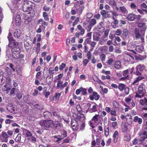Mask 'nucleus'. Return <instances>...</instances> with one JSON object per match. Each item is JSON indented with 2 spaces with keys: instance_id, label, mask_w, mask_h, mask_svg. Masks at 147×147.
Masks as SVG:
<instances>
[{
  "instance_id": "1",
  "label": "nucleus",
  "mask_w": 147,
  "mask_h": 147,
  "mask_svg": "<svg viewBox=\"0 0 147 147\" xmlns=\"http://www.w3.org/2000/svg\"><path fill=\"white\" fill-rule=\"evenodd\" d=\"M144 32L137 28L135 29L134 31V35L136 39L140 38L141 41L143 42H144Z\"/></svg>"
},
{
  "instance_id": "2",
  "label": "nucleus",
  "mask_w": 147,
  "mask_h": 147,
  "mask_svg": "<svg viewBox=\"0 0 147 147\" xmlns=\"http://www.w3.org/2000/svg\"><path fill=\"white\" fill-rule=\"evenodd\" d=\"M40 124L42 127L46 129L52 127L53 121L52 120H42L40 122Z\"/></svg>"
},
{
  "instance_id": "3",
  "label": "nucleus",
  "mask_w": 147,
  "mask_h": 147,
  "mask_svg": "<svg viewBox=\"0 0 147 147\" xmlns=\"http://www.w3.org/2000/svg\"><path fill=\"white\" fill-rule=\"evenodd\" d=\"M144 93L142 86L140 85L138 87V92L136 93L135 97L141 98L144 96Z\"/></svg>"
},
{
  "instance_id": "4",
  "label": "nucleus",
  "mask_w": 147,
  "mask_h": 147,
  "mask_svg": "<svg viewBox=\"0 0 147 147\" xmlns=\"http://www.w3.org/2000/svg\"><path fill=\"white\" fill-rule=\"evenodd\" d=\"M71 125L72 129L74 131H76L79 128V125L77 121L74 119H72L71 121Z\"/></svg>"
},
{
  "instance_id": "5",
  "label": "nucleus",
  "mask_w": 147,
  "mask_h": 147,
  "mask_svg": "<svg viewBox=\"0 0 147 147\" xmlns=\"http://www.w3.org/2000/svg\"><path fill=\"white\" fill-rule=\"evenodd\" d=\"M22 31L19 29L16 30L13 33V36L16 38L20 39L22 38Z\"/></svg>"
},
{
  "instance_id": "6",
  "label": "nucleus",
  "mask_w": 147,
  "mask_h": 147,
  "mask_svg": "<svg viewBox=\"0 0 147 147\" xmlns=\"http://www.w3.org/2000/svg\"><path fill=\"white\" fill-rule=\"evenodd\" d=\"M100 97V96L96 92H93L92 94L89 96L90 99L92 101L94 99L96 100H97L99 99Z\"/></svg>"
},
{
  "instance_id": "7",
  "label": "nucleus",
  "mask_w": 147,
  "mask_h": 147,
  "mask_svg": "<svg viewBox=\"0 0 147 147\" xmlns=\"http://www.w3.org/2000/svg\"><path fill=\"white\" fill-rule=\"evenodd\" d=\"M123 59L125 62H128L133 60L134 58L130 54L127 53L125 54Z\"/></svg>"
},
{
  "instance_id": "8",
  "label": "nucleus",
  "mask_w": 147,
  "mask_h": 147,
  "mask_svg": "<svg viewBox=\"0 0 147 147\" xmlns=\"http://www.w3.org/2000/svg\"><path fill=\"white\" fill-rule=\"evenodd\" d=\"M31 38L29 36H26L24 40V43L25 48H26L30 45L31 43Z\"/></svg>"
},
{
  "instance_id": "9",
  "label": "nucleus",
  "mask_w": 147,
  "mask_h": 147,
  "mask_svg": "<svg viewBox=\"0 0 147 147\" xmlns=\"http://www.w3.org/2000/svg\"><path fill=\"white\" fill-rule=\"evenodd\" d=\"M138 29L144 32L147 28V26H146L145 23L143 22L138 23Z\"/></svg>"
},
{
  "instance_id": "10",
  "label": "nucleus",
  "mask_w": 147,
  "mask_h": 147,
  "mask_svg": "<svg viewBox=\"0 0 147 147\" xmlns=\"http://www.w3.org/2000/svg\"><path fill=\"white\" fill-rule=\"evenodd\" d=\"M112 18L113 20V21L111 23V26L113 28H115L118 27L117 25L119 23L118 20L116 19L113 16H112Z\"/></svg>"
},
{
  "instance_id": "11",
  "label": "nucleus",
  "mask_w": 147,
  "mask_h": 147,
  "mask_svg": "<svg viewBox=\"0 0 147 147\" xmlns=\"http://www.w3.org/2000/svg\"><path fill=\"white\" fill-rule=\"evenodd\" d=\"M20 51V49L19 47H13L12 50L13 56L19 54Z\"/></svg>"
},
{
  "instance_id": "12",
  "label": "nucleus",
  "mask_w": 147,
  "mask_h": 147,
  "mask_svg": "<svg viewBox=\"0 0 147 147\" xmlns=\"http://www.w3.org/2000/svg\"><path fill=\"white\" fill-rule=\"evenodd\" d=\"M117 76L119 77V80L120 81L124 80L129 78L127 74H117Z\"/></svg>"
},
{
  "instance_id": "13",
  "label": "nucleus",
  "mask_w": 147,
  "mask_h": 147,
  "mask_svg": "<svg viewBox=\"0 0 147 147\" xmlns=\"http://www.w3.org/2000/svg\"><path fill=\"white\" fill-rule=\"evenodd\" d=\"M21 0H14V1H12V3L15 5V8L16 10V9L18 8L20 6V5H22L21 3H20Z\"/></svg>"
},
{
  "instance_id": "14",
  "label": "nucleus",
  "mask_w": 147,
  "mask_h": 147,
  "mask_svg": "<svg viewBox=\"0 0 147 147\" xmlns=\"http://www.w3.org/2000/svg\"><path fill=\"white\" fill-rule=\"evenodd\" d=\"M32 9L31 6H26L25 5H23V10L25 12H28L27 13L30 12V11Z\"/></svg>"
},
{
  "instance_id": "15",
  "label": "nucleus",
  "mask_w": 147,
  "mask_h": 147,
  "mask_svg": "<svg viewBox=\"0 0 147 147\" xmlns=\"http://www.w3.org/2000/svg\"><path fill=\"white\" fill-rule=\"evenodd\" d=\"M11 88V86L8 84H6V85H4L2 89V90L3 91H6L7 93H8Z\"/></svg>"
},
{
  "instance_id": "16",
  "label": "nucleus",
  "mask_w": 147,
  "mask_h": 147,
  "mask_svg": "<svg viewBox=\"0 0 147 147\" xmlns=\"http://www.w3.org/2000/svg\"><path fill=\"white\" fill-rule=\"evenodd\" d=\"M136 74H141L140 71H142L144 69V67L143 65L140 64L136 66Z\"/></svg>"
},
{
  "instance_id": "17",
  "label": "nucleus",
  "mask_w": 147,
  "mask_h": 147,
  "mask_svg": "<svg viewBox=\"0 0 147 147\" xmlns=\"http://www.w3.org/2000/svg\"><path fill=\"white\" fill-rule=\"evenodd\" d=\"M43 115L45 118L47 119L50 118L52 116L51 113L48 111H46L44 112Z\"/></svg>"
},
{
  "instance_id": "18",
  "label": "nucleus",
  "mask_w": 147,
  "mask_h": 147,
  "mask_svg": "<svg viewBox=\"0 0 147 147\" xmlns=\"http://www.w3.org/2000/svg\"><path fill=\"white\" fill-rule=\"evenodd\" d=\"M140 104L143 106L147 105V98L146 97L144 98V99H141L140 100Z\"/></svg>"
},
{
  "instance_id": "19",
  "label": "nucleus",
  "mask_w": 147,
  "mask_h": 147,
  "mask_svg": "<svg viewBox=\"0 0 147 147\" xmlns=\"http://www.w3.org/2000/svg\"><path fill=\"white\" fill-rule=\"evenodd\" d=\"M53 125L55 129H59L61 128V124L59 121L55 122L54 123L53 122Z\"/></svg>"
},
{
  "instance_id": "20",
  "label": "nucleus",
  "mask_w": 147,
  "mask_h": 147,
  "mask_svg": "<svg viewBox=\"0 0 147 147\" xmlns=\"http://www.w3.org/2000/svg\"><path fill=\"white\" fill-rule=\"evenodd\" d=\"M77 117L80 121H84L85 118L84 115L82 114V113H78L77 114Z\"/></svg>"
},
{
  "instance_id": "21",
  "label": "nucleus",
  "mask_w": 147,
  "mask_h": 147,
  "mask_svg": "<svg viewBox=\"0 0 147 147\" xmlns=\"http://www.w3.org/2000/svg\"><path fill=\"white\" fill-rule=\"evenodd\" d=\"M121 129L122 131L123 132H126L127 131L128 128L125 122H122L121 123Z\"/></svg>"
},
{
  "instance_id": "22",
  "label": "nucleus",
  "mask_w": 147,
  "mask_h": 147,
  "mask_svg": "<svg viewBox=\"0 0 147 147\" xmlns=\"http://www.w3.org/2000/svg\"><path fill=\"white\" fill-rule=\"evenodd\" d=\"M59 137H60V135H59L53 136L52 138L53 139L54 142L59 143V142L61 140Z\"/></svg>"
},
{
  "instance_id": "23",
  "label": "nucleus",
  "mask_w": 147,
  "mask_h": 147,
  "mask_svg": "<svg viewBox=\"0 0 147 147\" xmlns=\"http://www.w3.org/2000/svg\"><path fill=\"white\" fill-rule=\"evenodd\" d=\"M135 18V15L134 14H130L126 18L129 21L133 20Z\"/></svg>"
},
{
  "instance_id": "24",
  "label": "nucleus",
  "mask_w": 147,
  "mask_h": 147,
  "mask_svg": "<svg viewBox=\"0 0 147 147\" xmlns=\"http://www.w3.org/2000/svg\"><path fill=\"white\" fill-rule=\"evenodd\" d=\"M107 39L102 36L101 39L99 40L98 43L101 45H103L107 40Z\"/></svg>"
},
{
  "instance_id": "25",
  "label": "nucleus",
  "mask_w": 147,
  "mask_h": 147,
  "mask_svg": "<svg viewBox=\"0 0 147 147\" xmlns=\"http://www.w3.org/2000/svg\"><path fill=\"white\" fill-rule=\"evenodd\" d=\"M119 12H121L123 14L127 13V11L124 6H122L119 7Z\"/></svg>"
},
{
  "instance_id": "26",
  "label": "nucleus",
  "mask_w": 147,
  "mask_h": 147,
  "mask_svg": "<svg viewBox=\"0 0 147 147\" xmlns=\"http://www.w3.org/2000/svg\"><path fill=\"white\" fill-rule=\"evenodd\" d=\"M60 137H59L61 139V140L66 137L67 136V133L66 131L65 130H63L62 133L61 135H60Z\"/></svg>"
},
{
  "instance_id": "27",
  "label": "nucleus",
  "mask_w": 147,
  "mask_h": 147,
  "mask_svg": "<svg viewBox=\"0 0 147 147\" xmlns=\"http://www.w3.org/2000/svg\"><path fill=\"white\" fill-rule=\"evenodd\" d=\"M125 87V85L122 83H119V84L118 88L120 91H122L123 90Z\"/></svg>"
},
{
  "instance_id": "28",
  "label": "nucleus",
  "mask_w": 147,
  "mask_h": 147,
  "mask_svg": "<svg viewBox=\"0 0 147 147\" xmlns=\"http://www.w3.org/2000/svg\"><path fill=\"white\" fill-rule=\"evenodd\" d=\"M108 1L109 4L113 7L117 6V3L114 0H108Z\"/></svg>"
},
{
  "instance_id": "29",
  "label": "nucleus",
  "mask_w": 147,
  "mask_h": 147,
  "mask_svg": "<svg viewBox=\"0 0 147 147\" xmlns=\"http://www.w3.org/2000/svg\"><path fill=\"white\" fill-rule=\"evenodd\" d=\"M77 28L79 30L81 31L80 33L81 34V35H83L85 33V30L80 25L78 26Z\"/></svg>"
},
{
  "instance_id": "30",
  "label": "nucleus",
  "mask_w": 147,
  "mask_h": 147,
  "mask_svg": "<svg viewBox=\"0 0 147 147\" xmlns=\"http://www.w3.org/2000/svg\"><path fill=\"white\" fill-rule=\"evenodd\" d=\"M136 51L138 52H142L143 51V48L142 46L138 45L136 48Z\"/></svg>"
},
{
  "instance_id": "31",
  "label": "nucleus",
  "mask_w": 147,
  "mask_h": 147,
  "mask_svg": "<svg viewBox=\"0 0 147 147\" xmlns=\"http://www.w3.org/2000/svg\"><path fill=\"white\" fill-rule=\"evenodd\" d=\"M19 90L15 88H13L11 90L10 92V94L11 95H14L15 93H16Z\"/></svg>"
},
{
  "instance_id": "32",
  "label": "nucleus",
  "mask_w": 147,
  "mask_h": 147,
  "mask_svg": "<svg viewBox=\"0 0 147 147\" xmlns=\"http://www.w3.org/2000/svg\"><path fill=\"white\" fill-rule=\"evenodd\" d=\"M121 66V62L119 61H117L115 62L114 67L115 68L119 69L120 67Z\"/></svg>"
},
{
  "instance_id": "33",
  "label": "nucleus",
  "mask_w": 147,
  "mask_h": 147,
  "mask_svg": "<svg viewBox=\"0 0 147 147\" xmlns=\"http://www.w3.org/2000/svg\"><path fill=\"white\" fill-rule=\"evenodd\" d=\"M144 78V77L139 76L137 77V79L135 80L132 83L133 85H134L138 83L140 80H142Z\"/></svg>"
},
{
  "instance_id": "34",
  "label": "nucleus",
  "mask_w": 147,
  "mask_h": 147,
  "mask_svg": "<svg viewBox=\"0 0 147 147\" xmlns=\"http://www.w3.org/2000/svg\"><path fill=\"white\" fill-rule=\"evenodd\" d=\"M146 56H145L139 55L136 57V59L138 60L141 61L146 58Z\"/></svg>"
},
{
  "instance_id": "35",
  "label": "nucleus",
  "mask_w": 147,
  "mask_h": 147,
  "mask_svg": "<svg viewBox=\"0 0 147 147\" xmlns=\"http://www.w3.org/2000/svg\"><path fill=\"white\" fill-rule=\"evenodd\" d=\"M128 34V31L127 29L125 28L123 30L122 36L124 37H127Z\"/></svg>"
},
{
  "instance_id": "36",
  "label": "nucleus",
  "mask_w": 147,
  "mask_h": 147,
  "mask_svg": "<svg viewBox=\"0 0 147 147\" xmlns=\"http://www.w3.org/2000/svg\"><path fill=\"white\" fill-rule=\"evenodd\" d=\"M8 38L9 40V43L11 44V43L14 40L12 37L11 34V33H9L8 36Z\"/></svg>"
},
{
  "instance_id": "37",
  "label": "nucleus",
  "mask_w": 147,
  "mask_h": 147,
  "mask_svg": "<svg viewBox=\"0 0 147 147\" xmlns=\"http://www.w3.org/2000/svg\"><path fill=\"white\" fill-rule=\"evenodd\" d=\"M43 16L44 20L46 21H48L49 20V16L47 13L46 12H44L43 13Z\"/></svg>"
},
{
  "instance_id": "38",
  "label": "nucleus",
  "mask_w": 147,
  "mask_h": 147,
  "mask_svg": "<svg viewBox=\"0 0 147 147\" xmlns=\"http://www.w3.org/2000/svg\"><path fill=\"white\" fill-rule=\"evenodd\" d=\"M123 139L125 141H129L131 139L130 135L129 134L125 135Z\"/></svg>"
},
{
  "instance_id": "39",
  "label": "nucleus",
  "mask_w": 147,
  "mask_h": 147,
  "mask_svg": "<svg viewBox=\"0 0 147 147\" xmlns=\"http://www.w3.org/2000/svg\"><path fill=\"white\" fill-rule=\"evenodd\" d=\"M96 23V20L94 19H91L89 22V24L93 26L95 25Z\"/></svg>"
},
{
  "instance_id": "40",
  "label": "nucleus",
  "mask_w": 147,
  "mask_h": 147,
  "mask_svg": "<svg viewBox=\"0 0 147 147\" xmlns=\"http://www.w3.org/2000/svg\"><path fill=\"white\" fill-rule=\"evenodd\" d=\"M16 95L17 98L19 99H20L22 98V94L21 92H20L19 91V90L18 92L16 93Z\"/></svg>"
},
{
  "instance_id": "41",
  "label": "nucleus",
  "mask_w": 147,
  "mask_h": 147,
  "mask_svg": "<svg viewBox=\"0 0 147 147\" xmlns=\"http://www.w3.org/2000/svg\"><path fill=\"white\" fill-rule=\"evenodd\" d=\"M52 113L53 116H55V117L59 118H61V117L59 114L58 112H57L55 111H53Z\"/></svg>"
},
{
  "instance_id": "42",
  "label": "nucleus",
  "mask_w": 147,
  "mask_h": 147,
  "mask_svg": "<svg viewBox=\"0 0 147 147\" xmlns=\"http://www.w3.org/2000/svg\"><path fill=\"white\" fill-rule=\"evenodd\" d=\"M25 132L26 133V136L27 137H31L32 134L31 132L28 130L25 129Z\"/></svg>"
},
{
  "instance_id": "43",
  "label": "nucleus",
  "mask_w": 147,
  "mask_h": 147,
  "mask_svg": "<svg viewBox=\"0 0 147 147\" xmlns=\"http://www.w3.org/2000/svg\"><path fill=\"white\" fill-rule=\"evenodd\" d=\"M122 33V31L121 29H118L115 31V34L118 36H120Z\"/></svg>"
},
{
  "instance_id": "44",
  "label": "nucleus",
  "mask_w": 147,
  "mask_h": 147,
  "mask_svg": "<svg viewBox=\"0 0 147 147\" xmlns=\"http://www.w3.org/2000/svg\"><path fill=\"white\" fill-rule=\"evenodd\" d=\"M16 18V23H19L21 21L20 16L19 15H17Z\"/></svg>"
},
{
  "instance_id": "45",
  "label": "nucleus",
  "mask_w": 147,
  "mask_h": 147,
  "mask_svg": "<svg viewBox=\"0 0 147 147\" xmlns=\"http://www.w3.org/2000/svg\"><path fill=\"white\" fill-rule=\"evenodd\" d=\"M13 57L14 58H23L24 57V56L23 54H18L16 55H13Z\"/></svg>"
},
{
  "instance_id": "46",
  "label": "nucleus",
  "mask_w": 147,
  "mask_h": 147,
  "mask_svg": "<svg viewBox=\"0 0 147 147\" xmlns=\"http://www.w3.org/2000/svg\"><path fill=\"white\" fill-rule=\"evenodd\" d=\"M138 134L140 136L146 135V138H147V131H145L143 132H140L138 133Z\"/></svg>"
},
{
  "instance_id": "47",
  "label": "nucleus",
  "mask_w": 147,
  "mask_h": 147,
  "mask_svg": "<svg viewBox=\"0 0 147 147\" xmlns=\"http://www.w3.org/2000/svg\"><path fill=\"white\" fill-rule=\"evenodd\" d=\"M32 3L29 1H28L24 3L23 5H25L26 6H31L32 5Z\"/></svg>"
},
{
  "instance_id": "48",
  "label": "nucleus",
  "mask_w": 147,
  "mask_h": 147,
  "mask_svg": "<svg viewBox=\"0 0 147 147\" xmlns=\"http://www.w3.org/2000/svg\"><path fill=\"white\" fill-rule=\"evenodd\" d=\"M93 40H94L98 41H99V40L100 39V37L98 36L95 35H93Z\"/></svg>"
},
{
  "instance_id": "49",
  "label": "nucleus",
  "mask_w": 147,
  "mask_h": 147,
  "mask_svg": "<svg viewBox=\"0 0 147 147\" xmlns=\"http://www.w3.org/2000/svg\"><path fill=\"white\" fill-rule=\"evenodd\" d=\"M98 115L96 114L92 118V120L94 122H96L98 121Z\"/></svg>"
},
{
  "instance_id": "50",
  "label": "nucleus",
  "mask_w": 147,
  "mask_h": 147,
  "mask_svg": "<svg viewBox=\"0 0 147 147\" xmlns=\"http://www.w3.org/2000/svg\"><path fill=\"white\" fill-rule=\"evenodd\" d=\"M81 92H82V94L83 95L86 94L87 92L86 89L83 88L82 87H81Z\"/></svg>"
},
{
  "instance_id": "51",
  "label": "nucleus",
  "mask_w": 147,
  "mask_h": 147,
  "mask_svg": "<svg viewBox=\"0 0 147 147\" xmlns=\"http://www.w3.org/2000/svg\"><path fill=\"white\" fill-rule=\"evenodd\" d=\"M100 58H101V59L102 61V62H103L105 61L106 55L104 54H102L100 56Z\"/></svg>"
},
{
  "instance_id": "52",
  "label": "nucleus",
  "mask_w": 147,
  "mask_h": 147,
  "mask_svg": "<svg viewBox=\"0 0 147 147\" xmlns=\"http://www.w3.org/2000/svg\"><path fill=\"white\" fill-rule=\"evenodd\" d=\"M130 7L132 9H136L137 7L136 5L133 3H132L131 4Z\"/></svg>"
},
{
  "instance_id": "53",
  "label": "nucleus",
  "mask_w": 147,
  "mask_h": 147,
  "mask_svg": "<svg viewBox=\"0 0 147 147\" xmlns=\"http://www.w3.org/2000/svg\"><path fill=\"white\" fill-rule=\"evenodd\" d=\"M108 12H110L111 13L112 15H113V16H118V14L117 13V12L115 11H114L111 10H110L109 11H108Z\"/></svg>"
},
{
  "instance_id": "54",
  "label": "nucleus",
  "mask_w": 147,
  "mask_h": 147,
  "mask_svg": "<svg viewBox=\"0 0 147 147\" xmlns=\"http://www.w3.org/2000/svg\"><path fill=\"white\" fill-rule=\"evenodd\" d=\"M76 109L77 111L78 112V113H82V110L80 105H77V106Z\"/></svg>"
},
{
  "instance_id": "55",
  "label": "nucleus",
  "mask_w": 147,
  "mask_h": 147,
  "mask_svg": "<svg viewBox=\"0 0 147 147\" xmlns=\"http://www.w3.org/2000/svg\"><path fill=\"white\" fill-rule=\"evenodd\" d=\"M63 84V82L61 81H59L57 83V88H59V87H61L62 84Z\"/></svg>"
},
{
  "instance_id": "56",
  "label": "nucleus",
  "mask_w": 147,
  "mask_h": 147,
  "mask_svg": "<svg viewBox=\"0 0 147 147\" xmlns=\"http://www.w3.org/2000/svg\"><path fill=\"white\" fill-rule=\"evenodd\" d=\"M2 136L5 138H8V136L7 134L5 131H3L2 133Z\"/></svg>"
},
{
  "instance_id": "57",
  "label": "nucleus",
  "mask_w": 147,
  "mask_h": 147,
  "mask_svg": "<svg viewBox=\"0 0 147 147\" xmlns=\"http://www.w3.org/2000/svg\"><path fill=\"white\" fill-rule=\"evenodd\" d=\"M96 106H97V105H94L92 108L91 109L92 112H95L97 111V110L96 109Z\"/></svg>"
},
{
  "instance_id": "58",
  "label": "nucleus",
  "mask_w": 147,
  "mask_h": 147,
  "mask_svg": "<svg viewBox=\"0 0 147 147\" xmlns=\"http://www.w3.org/2000/svg\"><path fill=\"white\" fill-rule=\"evenodd\" d=\"M114 60L113 59H109L107 61V63L109 65L113 63Z\"/></svg>"
},
{
  "instance_id": "59",
  "label": "nucleus",
  "mask_w": 147,
  "mask_h": 147,
  "mask_svg": "<svg viewBox=\"0 0 147 147\" xmlns=\"http://www.w3.org/2000/svg\"><path fill=\"white\" fill-rule=\"evenodd\" d=\"M125 92L126 94H128L129 93V89L128 87H125Z\"/></svg>"
},
{
  "instance_id": "60",
  "label": "nucleus",
  "mask_w": 147,
  "mask_h": 147,
  "mask_svg": "<svg viewBox=\"0 0 147 147\" xmlns=\"http://www.w3.org/2000/svg\"><path fill=\"white\" fill-rule=\"evenodd\" d=\"M70 139L69 138L67 137L65 139L63 140V143H68L69 142Z\"/></svg>"
},
{
  "instance_id": "61",
  "label": "nucleus",
  "mask_w": 147,
  "mask_h": 147,
  "mask_svg": "<svg viewBox=\"0 0 147 147\" xmlns=\"http://www.w3.org/2000/svg\"><path fill=\"white\" fill-rule=\"evenodd\" d=\"M101 14L104 17H105L106 15V12L105 10H102L100 11Z\"/></svg>"
},
{
  "instance_id": "62",
  "label": "nucleus",
  "mask_w": 147,
  "mask_h": 147,
  "mask_svg": "<svg viewBox=\"0 0 147 147\" xmlns=\"http://www.w3.org/2000/svg\"><path fill=\"white\" fill-rule=\"evenodd\" d=\"M66 64L64 63H62L61 65L59 66V69L60 70H62L63 68L65 67Z\"/></svg>"
},
{
  "instance_id": "63",
  "label": "nucleus",
  "mask_w": 147,
  "mask_h": 147,
  "mask_svg": "<svg viewBox=\"0 0 147 147\" xmlns=\"http://www.w3.org/2000/svg\"><path fill=\"white\" fill-rule=\"evenodd\" d=\"M61 95V94L58 92L56 93L55 94L54 97L56 99H58Z\"/></svg>"
},
{
  "instance_id": "64",
  "label": "nucleus",
  "mask_w": 147,
  "mask_h": 147,
  "mask_svg": "<svg viewBox=\"0 0 147 147\" xmlns=\"http://www.w3.org/2000/svg\"><path fill=\"white\" fill-rule=\"evenodd\" d=\"M118 134L117 131H115L113 134V136L114 138H118Z\"/></svg>"
}]
</instances>
